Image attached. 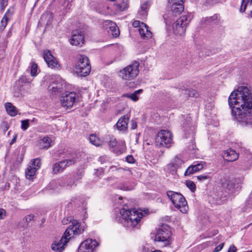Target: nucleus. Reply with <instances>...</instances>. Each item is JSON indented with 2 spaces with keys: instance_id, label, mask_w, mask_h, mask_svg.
<instances>
[{
  "instance_id": "f257e3e1",
  "label": "nucleus",
  "mask_w": 252,
  "mask_h": 252,
  "mask_svg": "<svg viewBox=\"0 0 252 252\" xmlns=\"http://www.w3.org/2000/svg\"><path fill=\"white\" fill-rule=\"evenodd\" d=\"M234 119L242 126L252 125V94L245 86L239 87L228 98Z\"/></svg>"
},
{
  "instance_id": "f03ea898",
  "label": "nucleus",
  "mask_w": 252,
  "mask_h": 252,
  "mask_svg": "<svg viewBox=\"0 0 252 252\" xmlns=\"http://www.w3.org/2000/svg\"><path fill=\"white\" fill-rule=\"evenodd\" d=\"M120 214L122 216V223L127 227L138 228L141 219L143 217L141 212L136 209H127L126 206H124L120 210Z\"/></svg>"
},
{
  "instance_id": "7ed1b4c3",
  "label": "nucleus",
  "mask_w": 252,
  "mask_h": 252,
  "mask_svg": "<svg viewBox=\"0 0 252 252\" xmlns=\"http://www.w3.org/2000/svg\"><path fill=\"white\" fill-rule=\"evenodd\" d=\"M192 18L191 13L184 12L175 21H173L172 24L174 33L176 35H182L186 31V28L190 23Z\"/></svg>"
},
{
  "instance_id": "20e7f679",
  "label": "nucleus",
  "mask_w": 252,
  "mask_h": 252,
  "mask_svg": "<svg viewBox=\"0 0 252 252\" xmlns=\"http://www.w3.org/2000/svg\"><path fill=\"white\" fill-rule=\"evenodd\" d=\"M166 194L176 208L183 213L187 212L188 210L187 202L182 194L171 190L167 191Z\"/></svg>"
},
{
  "instance_id": "39448f33",
  "label": "nucleus",
  "mask_w": 252,
  "mask_h": 252,
  "mask_svg": "<svg viewBox=\"0 0 252 252\" xmlns=\"http://www.w3.org/2000/svg\"><path fill=\"white\" fill-rule=\"evenodd\" d=\"M172 235L170 227L167 225H162L157 230L155 241L160 243V247H167L170 245V237Z\"/></svg>"
},
{
  "instance_id": "423d86ee",
  "label": "nucleus",
  "mask_w": 252,
  "mask_h": 252,
  "mask_svg": "<svg viewBox=\"0 0 252 252\" xmlns=\"http://www.w3.org/2000/svg\"><path fill=\"white\" fill-rule=\"evenodd\" d=\"M91 66L89 58L84 55H80L75 67L76 73L80 76H86L91 71Z\"/></svg>"
},
{
  "instance_id": "0eeeda50",
  "label": "nucleus",
  "mask_w": 252,
  "mask_h": 252,
  "mask_svg": "<svg viewBox=\"0 0 252 252\" xmlns=\"http://www.w3.org/2000/svg\"><path fill=\"white\" fill-rule=\"evenodd\" d=\"M171 10L165 14L163 17L165 24L170 26L172 22L175 20V18L184 10L183 3L170 4Z\"/></svg>"
},
{
  "instance_id": "6e6552de",
  "label": "nucleus",
  "mask_w": 252,
  "mask_h": 252,
  "mask_svg": "<svg viewBox=\"0 0 252 252\" xmlns=\"http://www.w3.org/2000/svg\"><path fill=\"white\" fill-rule=\"evenodd\" d=\"M155 142L159 147H170L172 144V135L167 130H161L156 135Z\"/></svg>"
},
{
  "instance_id": "1a4fd4ad",
  "label": "nucleus",
  "mask_w": 252,
  "mask_h": 252,
  "mask_svg": "<svg viewBox=\"0 0 252 252\" xmlns=\"http://www.w3.org/2000/svg\"><path fill=\"white\" fill-rule=\"evenodd\" d=\"M139 64L135 62L120 72V75L126 80H131L136 77L139 73Z\"/></svg>"
},
{
  "instance_id": "9d476101",
  "label": "nucleus",
  "mask_w": 252,
  "mask_h": 252,
  "mask_svg": "<svg viewBox=\"0 0 252 252\" xmlns=\"http://www.w3.org/2000/svg\"><path fill=\"white\" fill-rule=\"evenodd\" d=\"M219 182L223 188H225L228 190L229 193H235L240 189V185L231 180L227 175L223 174L221 176Z\"/></svg>"
},
{
  "instance_id": "9b49d317",
  "label": "nucleus",
  "mask_w": 252,
  "mask_h": 252,
  "mask_svg": "<svg viewBox=\"0 0 252 252\" xmlns=\"http://www.w3.org/2000/svg\"><path fill=\"white\" fill-rule=\"evenodd\" d=\"M76 162L75 158L73 157H66L61 161L55 163L52 167L53 173L58 174L63 172L65 169L69 166L73 165Z\"/></svg>"
},
{
  "instance_id": "f8f14e48",
  "label": "nucleus",
  "mask_w": 252,
  "mask_h": 252,
  "mask_svg": "<svg viewBox=\"0 0 252 252\" xmlns=\"http://www.w3.org/2000/svg\"><path fill=\"white\" fill-rule=\"evenodd\" d=\"M76 96L74 92H66L61 98L62 106L66 109L71 108L76 101Z\"/></svg>"
},
{
  "instance_id": "ddd939ff",
  "label": "nucleus",
  "mask_w": 252,
  "mask_h": 252,
  "mask_svg": "<svg viewBox=\"0 0 252 252\" xmlns=\"http://www.w3.org/2000/svg\"><path fill=\"white\" fill-rule=\"evenodd\" d=\"M84 230L80 228L79 223L76 220H72L71 224L66 229L64 235L70 239L72 235H78L81 234Z\"/></svg>"
},
{
  "instance_id": "4468645a",
  "label": "nucleus",
  "mask_w": 252,
  "mask_h": 252,
  "mask_svg": "<svg viewBox=\"0 0 252 252\" xmlns=\"http://www.w3.org/2000/svg\"><path fill=\"white\" fill-rule=\"evenodd\" d=\"M98 245L95 240L88 239L82 242L78 248V252H94V250Z\"/></svg>"
},
{
  "instance_id": "2eb2a0df",
  "label": "nucleus",
  "mask_w": 252,
  "mask_h": 252,
  "mask_svg": "<svg viewBox=\"0 0 252 252\" xmlns=\"http://www.w3.org/2000/svg\"><path fill=\"white\" fill-rule=\"evenodd\" d=\"M52 82L48 89L52 94H56L61 92L64 87V82L61 78L57 77L52 79Z\"/></svg>"
},
{
  "instance_id": "dca6fc26",
  "label": "nucleus",
  "mask_w": 252,
  "mask_h": 252,
  "mask_svg": "<svg viewBox=\"0 0 252 252\" xmlns=\"http://www.w3.org/2000/svg\"><path fill=\"white\" fill-rule=\"evenodd\" d=\"M43 58L49 67L58 68L60 67L58 61L53 56L49 50H46L44 52Z\"/></svg>"
},
{
  "instance_id": "f3484780",
  "label": "nucleus",
  "mask_w": 252,
  "mask_h": 252,
  "mask_svg": "<svg viewBox=\"0 0 252 252\" xmlns=\"http://www.w3.org/2000/svg\"><path fill=\"white\" fill-rule=\"evenodd\" d=\"M84 42V37L82 32L78 30L72 32L71 38L70 39V43L74 46H82Z\"/></svg>"
},
{
  "instance_id": "a211bd4d",
  "label": "nucleus",
  "mask_w": 252,
  "mask_h": 252,
  "mask_svg": "<svg viewBox=\"0 0 252 252\" xmlns=\"http://www.w3.org/2000/svg\"><path fill=\"white\" fill-rule=\"evenodd\" d=\"M69 239L63 235L60 240H55L52 245L53 251L62 252Z\"/></svg>"
},
{
  "instance_id": "6ab92c4d",
  "label": "nucleus",
  "mask_w": 252,
  "mask_h": 252,
  "mask_svg": "<svg viewBox=\"0 0 252 252\" xmlns=\"http://www.w3.org/2000/svg\"><path fill=\"white\" fill-rule=\"evenodd\" d=\"M128 122L129 118L126 115L123 116L118 120L114 126H116L119 131L124 133L127 129Z\"/></svg>"
},
{
  "instance_id": "aec40b11",
  "label": "nucleus",
  "mask_w": 252,
  "mask_h": 252,
  "mask_svg": "<svg viewBox=\"0 0 252 252\" xmlns=\"http://www.w3.org/2000/svg\"><path fill=\"white\" fill-rule=\"evenodd\" d=\"M104 26H107L106 29H109L110 32L113 36L117 37L119 35L120 31L117 25L112 21L107 20L104 23Z\"/></svg>"
},
{
  "instance_id": "412c9836",
  "label": "nucleus",
  "mask_w": 252,
  "mask_h": 252,
  "mask_svg": "<svg viewBox=\"0 0 252 252\" xmlns=\"http://www.w3.org/2000/svg\"><path fill=\"white\" fill-rule=\"evenodd\" d=\"M239 155L231 149H229L224 152L223 158L227 161H233L238 158Z\"/></svg>"
},
{
  "instance_id": "4be33fe9",
  "label": "nucleus",
  "mask_w": 252,
  "mask_h": 252,
  "mask_svg": "<svg viewBox=\"0 0 252 252\" xmlns=\"http://www.w3.org/2000/svg\"><path fill=\"white\" fill-rule=\"evenodd\" d=\"M141 37L143 39H148L152 37V33L149 30L148 27L144 23H141V25L138 29Z\"/></svg>"
},
{
  "instance_id": "5701e85b",
  "label": "nucleus",
  "mask_w": 252,
  "mask_h": 252,
  "mask_svg": "<svg viewBox=\"0 0 252 252\" xmlns=\"http://www.w3.org/2000/svg\"><path fill=\"white\" fill-rule=\"evenodd\" d=\"M183 130L188 134H193L195 129L194 126L191 123L190 117L187 118L183 124Z\"/></svg>"
},
{
  "instance_id": "b1692460",
  "label": "nucleus",
  "mask_w": 252,
  "mask_h": 252,
  "mask_svg": "<svg viewBox=\"0 0 252 252\" xmlns=\"http://www.w3.org/2000/svg\"><path fill=\"white\" fill-rule=\"evenodd\" d=\"M14 13V9L10 8L9 9L5 15L3 16L0 22V30H3L5 28L8 20L10 19L11 15Z\"/></svg>"
},
{
  "instance_id": "393cba45",
  "label": "nucleus",
  "mask_w": 252,
  "mask_h": 252,
  "mask_svg": "<svg viewBox=\"0 0 252 252\" xmlns=\"http://www.w3.org/2000/svg\"><path fill=\"white\" fill-rule=\"evenodd\" d=\"M203 168V165L201 163H198L195 164L190 165L186 170L185 175L186 176L189 175L196 172Z\"/></svg>"
},
{
  "instance_id": "a878e982",
  "label": "nucleus",
  "mask_w": 252,
  "mask_h": 252,
  "mask_svg": "<svg viewBox=\"0 0 252 252\" xmlns=\"http://www.w3.org/2000/svg\"><path fill=\"white\" fill-rule=\"evenodd\" d=\"M52 141L49 136H45L39 142V147L40 149H48L51 146Z\"/></svg>"
},
{
  "instance_id": "bb28decb",
  "label": "nucleus",
  "mask_w": 252,
  "mask_h": 252,
  "mask_svg": "<svg viewBox=\"0 0 252 252\" xmlns=\"http://www.w3.org/2000/svg\"><path fill=\"white\" fill-rule=\"evenodd\" d=\"M149 6L148 1H145L141 4L140 9L138 11L141 18L144 19L146 17Z\"/></svg>"
},
{
  "instance_id": "cd10ccee",
  "label": "nucleus",
  "mask_w": 252,
  "mask_h": 252,
  "mask_svg": "<svg viewBox=\"0 0 252 252\" xmlns=\"http://www.w3.org/2000/svg\"><path fill=\"white\" fill-rule=\"evenodd\" d=\"M4 107L8 115L10 116H15L16 115V108L12 103L6 102L4 104Z\"/></svg>"
},
{
  "instance_id": "c85d7f7f",
  "label": "nucleus",
  "mask_w": 252,
  "mask_h": 252,
  "mask_svg": "<svg viewBox=\"0 0 252 252\" xmlns=\"http://www.w3.org/2000/svg\"><path fill=\"white\" fill-rule=\"evenodd\" d=\"M184 163V161L182 159L180 156H177L172 160L170 165L174 168H179Z\"/></svg>"
},
{
  "instance_id": "c756f323",
  "label": "nucleus",
  "mask_w": 252,
  "mask_h": 252,
  "mask_svg": "<svg viewBox=\"0 0 252 252\" xmlns=\"http://www.w3.org/2000/svg\"><path fill=\"white\" fill-rule=\"evenodd\" d=\"M36 171V170L33 169V167L28 165L25 171L26 178L29 180H32L34 178Z\"/></svg>"
},
{
  "instance_id": "7c9ffc66",
  "label": "nucleus",
  "mask_w": 252,
  "mask_h": 252,
  "mask_svg": "<svg viewBox=\"0 0 252 252\" xmlns=\"http://www.w3.org/2000/svg\"><path fill=\"white\" fill-rule=\"evenodd\" d=\"M89 139L90 143L96 147H98L102 145V141L100 140L96 134H91Z\"/></svg>"
},
{
  "instance_id": "2f4dec72",
  "label": "nucleus",
  "mask_w": 252,
  "mask_h": 252,
  "mask_svg": "<svg viewBox=\"0 0 252 252\" xmlns=\"http://www.w3.org/2000/svg\"><path fill=\"white\" fill-rule=\"evenodd\" d=\"M59 184L61 186L66 187L67 189H70L73 185L76 186V184H75L74 181H72L71 179L67 178L63 179L61 180L59 183Z\"/></svg>"
},
{
  "instance_id": "473e14b6",
  "label": "nucleus",
  "mask_w": 252,
  "mask_h": 252,
  "mask_svg": "<svg viewBox=\"0 0 252 252\" xmlns=\"http://www.w3.org/2000/svg\"><path fill=\"white\" fill-rule=\"evenodd\" d=\"M143 92V90L139 89L135 91L132 94H123V96L130 98L134 101H136L138 100V94H140Z\"/></svg>"
},
{
  "instance_id": "72a5a7b5",
  "label": "nucleus",
  "mask_w": 252,
  "mask_h": 252,
  "mask_svg": "<svg viewBox=\"0 0 252 252\" xmlns=\"http://www.w3.org/2000/svg\"><path fill=\"white\" fill-rule=\"evenodd\" d=\"M242 166L244 169H247L250 168L252 164V155L248 154L247 157L244 159Z\"/></svg>"
},
{
  "instance_id": "f704fd0d",
  "label": "nucleus",
  "mask_w": 252,
  "mask_h": 252,
  "mask_svg": "<svg viewBox=\"0 0 252 252\" xmlns=\"http://www.w3.org/2000/svg\"><path fill=\"white\" fill-rule=\"evenodd\" d=\"M125 150V142L124 141H121L117 143V145L113 151L117 154H121Z\"/></svg>"
},
{
  "instance_id": "c9c22d12",
  "label": "nucleus",
  "mask_w": 252,
  "mask_h": 252,
  "mask_svg": "<svg viewBox=\"0 0 252 252\" xmlns=\"http://www.w3.org/2000/svg\"><path fill=\"white\" fill-rule=\"evenodd\" d=\"M128 5V0H122L120 3H116L114 5L118 11H122L127 8Z\"/></svg>"
},
{
  "instance_id": "e433bc0d",
  "label": "nucleus",
  "mask_w": 252,
  "mask_h": 252,
  "mask_svg": "<svg viewBox=\"0 0 252 252\" xmlns=\"http://www.w3.org/2000/svg\"><path fill=\"white\" fill-rule=\"evenodd\" d=\"M32 81V79L30 76L22 75L18 80V83L20 86L24 84H30Z\"/></svg>"
},
{
  "instance_id": "4c0bfd02",
  "label": "nucleus",
  "mask_w": 252,
  "mask_h": 252,
  "mask_svg": "<svg viewBox=\"0 0 252 252\" xmlns=\"http://www.w3.org/2000/svg\"><path fill=\"white\" fill-rule=\"evenodd\" d=\"M119 188L124 190H131L134 189L132 185L128 182L122 183L119 185Z\"/></svg>"
},
{
  "instance_id": "58836bf2",
  "label": "nucleus",
  "mask_w": 252,
  "mask_h": 252,
  "mask_svg": "<svg viewBox=\"0 0 252 252\" xmlns=\"http://www.w3.org/2000/svg\"><path fill=\"white\" fill-rule=\"evenodd\" d=\"M29 166H31L32 167H33L35 170H37L40 168V159L38 158L33 159L32 161V162L30 163V165H29Z\"/></svg>"
},
{
  "instance_id": "ea45409f",
  "label": "nucleus",
  "mask_w": 252,
  "mask_h": 252,
  "mask_svg": "<svg viewBox=\"0 0 252 252\" xmlns=\"http://www.w3.org/2000/svg\"><path fill=\"white\" fill-rule=\"evenodd\" d=\"M252 4V0H242L241 6L240 9L241 12H244L246 9L247 6Z\"/></svg>"
},
{
  "instance_id": "a19ab883",
  "label": "nucleus",
  "mask_w": 252,
  "mask_h": 252,
  "mask_svg": "<svg viewBox=\"0 0 252 252\" xmlns=\"http://www.w3.org/2000/svg\"><path fill=\"white\" fill-rule=\"evenodd\" d=\"M185 94L188 95L190 97H196L197 96L198 94L196 90L193 89H186L184 88Z\"/></svg>"
},
{
  "instance_id": "79ce46f5",
  "label": "nucleus",
  "mask_w": 252,
  "mask_h": 252,
  "mask_svg": "<svg viewBox=\"0 0 252 252\" xmlns=\"http://www.w3.org/2000/svg\"><path fill=\"white\" fill-rule=\"evenodd\" d=\"M37 65L34 63H32L31 66V74L32 77L36 76L37 75Z\"/></svg>"
},
{
  "instance_id": "37998d69",
  "label": "nucleus",
  "mask_w": 252,
  "mask_h": 252,
  "mask_svg": "<svg viewBox=\"0 0 252 252\" xmlns=\"http://www.w3.org/2000/svg\"><path fill=\"white\" fill-rule=\"evenodd\" d=\"M218 18L219 16L217 14H215L213 16L206 18V22L208 23H216L218 22Z\"/></svg>"
},
{
  "instance_id": "c03bdc74",
  "label": "nucleus",
  "mask_w": 252,
  "mask_h": 252,
  "mask_svg": "<svg viewBox=\"0 0 252 252\" xmlns=\"http://www.w3.org/2000/svg\"><path fill=\"white\" fill-rule=\"evenodd\" d=\"M186 186L192 191L194 192L196 190V186L194 183L191 181H187Z\"/></svg>"
},
{
  "instance_id": "a18cd8bd",
  "label": "nucleus",
  "mask_w": 252,
  "mask_h": 252,
  "mask_svg": "<svg viewBox=\"0 0 252 252\" xmlns=\"http://www.w3.org/2000/svg\"><path fill=\"white\" fill-rule=\"evenodd\" d=\"M117 143L118 142L115 138L111 137L108 141V144L109 147L112 149V150L113 151V150H114V149L116 147Z\"/></svg>"
},
{
  "instance_id": "49530a36",
  "label": "nucleus",
  "mask_w": 252,
  "mask_h": 252,
  "mask_svg": "<svg viewBox=\"0 0 252 252\" xmlns=\"http://www.w3.org/2000/svg\"><path fill=\"white\" fill-rule=\"evenodd\" d=\"M251 209H252V199L249 198L246 202L244 211H248Z\"/></svg>"
},
{
  "instance_id": "de8ad7c7",
  "label": "nucleus",
  "mask_w": 252,
  "mask_h": 252,
  "mask_svg": "<svg viewBox=\"0 0 252 252\" xmlns=\"http://www.w3.org/2000/svg\"><path fill=\"white\" fill-rule=\"evenodd\" d=\"M29 126V120H23L21 121V128L26 130Z\"/></svg>"
},
{
  "instance_id": "09e8293b",
  "label": "nucleus",
  "mask_w": 252,
  "mask_h": 252,
  "mask_svg": "<svg viewBox=\"0 0 252 252\" xmlns=\"http://www.w3.org/2000/svg\"><path fill=\"white\" fill-rule=\"evenodd\" d=\"M197 179L198 181L203 182L210 178V177L208 175H200L197 177Z\"/></svg>"
},
{
  "instance_id": "8fccbe9b",
  "label": "nucleus",
  "mask_w": 252,
  "mask_h": 252,
  "mask_svg": "<svg viewBox=\"0 0 252 252\" xmlns=\"http://www.w3.org/2000/svg\"><path fill=\"white\" fill-rule=\"evenodd\" d=\"M217 196H217V199H218V198H219V199H220L217 202V203H218V204H220L221 203H223L226 200V195H224V196H222V195L221 194H220V193H218Z\"/></svg>"
},
{
  "instance_id": "3c124183",
  "label": "nucleus",
  "mask_w": 252,
  "mask_h": 252,
  "mask_svg": "<svg viewBox=\"0 0 252 252\" xmlns=\"http://www.w3.org/2000/svg\"><path fill=\"white\" fill-rule=\"evenodd\" d=\"M8 0H0V8L3 10L7 5Z\"/></svg>"
},
{
  "instance_id": "603ef678",
  "label": "nucleus",
  "mask_w": 252,
  "mask_h": 252,
  "mask_svg": "<svg viewBox=\"0 0 252 252\" xmlns=\"http://www.w3.org/2000/svg\"><path fill=\"white\" fill-rule=\"evenodd\" d=\"M126 161L130 163H133L135 162V159L131 155L127 156L126 158Z\"/></svg>"
},
{
  "instance_id": "864d4df0",
  "label": "nucleus",
  "mask_w": 252,
  "mask_h": 252,
  "mask_svg": "<svg viewBox=\"0 0 252 252\" xmlns=\"http://www.w3.org/2000/svg\"><path fill=\"white\" fill-rule=\"evenodd\" d=\"M6 211L3 209H0V220H3L6 216Z\"/></svg>"
},
{
  "instance_id": "5fc2aeb1",
  "label": "nucleus",
  "mask_w": 252,
  "mask_h": 252,
  "mask_svg": "<svg viewBox=\"0 0 252 252\" xmlns=\"http://www.w3.org/2000/svg\"><path fill=\"white\" fill-rule=\"evenodd\" d=\"M24 153L25 151L23 150V151L22 152V154L19 156V157L18 158H17V162H18L21 163L23 161L24 157Z\"/></svg>"
},
{
  "instance_id": "6e6d98bb",
  "label": "nucleus",
  "mask_w": 252,
  "mask_h": 252,
  "mask_svg": "<svg viewBox=\"0 0 252 252\" xmlns=\"http://www.w3.org/2000/svg\"><path fill=\"white\" fill-rule=\"evenodd\" d=\"M224 246V243H221L219 245H218L217 247L215 248L214 252H218L222 250Z\"/></svg>"
},
{
  "instance_id": "4d7b16f0",
  "label": "nucleus",
  "mask_w": 252,
  "mask_h": 252,
  "mask_svg": "<svg viewBox=\"0 0 252 252\" xmlns=\"http://www.w3.org/2000/svg\"><path fill=\"white\" fill-rule=\"evenodd\" d=\"M71 220H72V219H71V217L67 218H64L62 220V223L63 225H65V224H67L68 223V222H71Z\"/></svg>"
},
{
  "instance_id": "13d9d810",
  "label": "nucleus",
  "mask_w": 252,
  "mask_h": 252,
  "mask_svg": "<svg viewBox=\"0 0 252 252\" xmlns=\"http://www.w3.org/2000/svg\"><path fill=\"white\" fill-rule=\"evenodd\" d=\"M170 4L183 3V0H168Z\"/></svg>"
},
{
  "instance_id": "bf43d9fd",
  "label": "nucleus",
  "mask_w": 252,
  "mask_h": 252,
  "mask_svg": "<svg viewBox=\"0 0 252 252\" xmlns=\"http://www.w3.org/2000/svg\"><path fill=\"white\" fill-rule=\"evenodd\" d=\"M141 25V23H140V22L139 21H135L132 24V26L135 28H136V27L140 28V26Z\"/></svg>"
},
{
  "instance_id": "052dcab7",
  "label": "nucleus",
  "mask_w": 252,
  "mask_h": 252,
  "mask_svg": "<svg viewBox=\"0 0 252 252\" xmlns=\"http://www.w3.org/2000/svg\"><path fill=\"white\" fill-rule=\"evenodd\" d=\"M34 216L33 215H30L26 217V220L27 222H30L32 220Z\"/></svg>"
},
{
  "instance_id": "680f3d73",
  "label": "nucleus",
  "mask_w": 252,
  "mask_h": 252,
  "mask_svg": "<svg viewBox=\"0 0 252 252\" xmlns=\"http://www.w3.org/2000/svg\"><path fill=\"white\" fill-rule=\"evenodd\" d=\"M236 248L234 245H232L230 247L227 252H236Z\"/></svg>"
},
{
  "instance_id": "e2e57ef3",
  "label": "nucleus",
  "mask_w": 252,
  "mask_h": 252,
  "mask_svg": "<svg viewBox=\"0 0 252 252\" xmlns=\"http://www.w3.org/2000/svg\"><path fill=\"white\" fill-rule=\"evenodd\" d=\"M131 129H134L136 128V127H137V123H136V122L135 121L132 120L131 122Z\"/></svg>"
},
{
  "instance_id": "0e129e2a",
  "label": "nucleus",
  "mask_w": 252,
  "mask_h": 252,
  "mask_svg": "<svg viewBox=\"0 0 252 252\" xmlns=\"http://www.w3.org/2000/svg\"><path fill=\"white\" fill-rule=\"evenodd\" d=\"M76 176H77V177L75 176L74 179H76V180L79 179L81 178V177L83 176V173H82V172H80L77 173Z\"/></svg>"
},
{
  "instance_id": "69168bd1",
  "label": "nucleus",
  "mask_w": 252,
  "mask_h": 252,
  "mask_svg": "<svg viewBox=\"0 0 252 252\" xmlns=\"http://www.w3.org/2000/svg\"><path fill=\"white\" fill-rule=\"evenodd\" d=\"M72 0H67V4L66 5H65V6L68 9H69L72 5L71 2L72 1Z\"/></svg>"
},
{
  "instance_id": "338daca9",
  "label": "nucleus",
  "mask_w": 252,
  "mask_h": 252,
  "mask_svg": "<svg viewBox=\"0 0 252 252\" xmlns=\"http://www.w3.org/2000/svg\"><path fill=\"white\" fill-rule=\"evenodd\" d=\"M15 140H16V136H14L13 137L12 139L11 140V141L10 142V144H12L13 143H14L15 141Z\"/></svg>"
},
{
  "instance_id": "774afa93",
  "label": "nucleus",
  "mask_w": 252,
  "mask_h": 252,
  "mask_svg": "<svg viewBox=\"0 0 252 252\" xmlns=\"http://www.w3.org/2000/svg\"><path fill=\"white\" fill-rule=\"evenodd\" d=\"M142 252H148V250H147L145 248H144Z\"/></svg>"
}]
</instances>
